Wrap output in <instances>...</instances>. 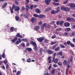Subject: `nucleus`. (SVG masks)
<instances>
[{"instance_id": "obj_22", "label": "nucleus", "mask_w": 75, "mask_h": 75, "mask_svg": "<svg viewBox=\"0 0 75 75\" xmlns=\"http://www.w3.org/2000/svg\"><path fill=\"white\" fill-rule=\"evenodd\" d=\"M69 10H70L69 8L68 7H67L66 8H65V10L64 11H69Z\"/></svg>"}, {"instance_id": "obj_56", "label": "nucleus", "mask_w": 75, "mask_h": 75, "mask_svg": "<svg viewBox=\"0 0 75 75\" xmlns=\"http://www.w3.org/2000/svg\"><path fill=\"white\" fill-rule=\"evenodd\" d=\"M54 2H59V0H53Z\"/></svg>"}, {"instance_id": "obj_61", "label": "nucleus", "mask_w": 75, "mask_h": 75, "mask_svg": "<svg viewBox=\"0 0 75 75\" xmlns=\"http://www.w3.org/2000/svg\"><path fill=\"white\" fill-rule=\"evenodd\" d=\"M6 68L8 69V65L6 64Z\"/></svg>"}, {"instance_id": "obj_37", "label": "nucleus", "mask_w": 75, "mask_h": 75, "mask_svg": "<svg viewBox=\"0 0 75 75\" xmlns=\"http://www.w3.org/2000/svg\"><path fill=\"white\" fill-rule=\"evenodd\" d=\"M57 36H56V35H54L52 36L51 38L52 39H54V38H56Z\"/></svg>"}, {"instance_id": "obj_33", "label": "nucleus", "mask_w": 75, "mask_h": 75, "mask_svg": "<svg viewBox=\"0 0 75 75\" xmlns=\"http://www.w3.org/2000/svg\"><path fill=\"white\" fill-rule=\"evenodd\" d=\"M27 50L28 51H32V49L31 48H28L27 49Z\"/></svg>"}, {"instance_id": "obj_63", "label": "nucleus", "mask_w": 75, "mask_h": 75, "mask_svg": "<svg viewBox=\"0 0 75 75\" xmlns=\"http://www.w3.org/2000/svg\"><path fill=\"white\" fill-rule=\"evenodd\" d=\"M70 62H72V57H71L70 59Z\"/></svg>"}, {"instance_id": "obj_38", "label": "nucleus", "mask_w": 75, "mask_h": 75, "mask_svg": "<svg viewBox=\"0 0 75 75\" xmlns=\"http://www.w3.org/2000/svg\"><path fill=\"white\" fill-rule=\"evenodd\" d=\"M33 16L34 17H38L39 16L38 15L36 14H33Z\"/></svg>"}, {"instance_id": "obj_26", "label": "nucleus", "mask_w": 75, "mask_h": 75, "mask_svg": "<svg viewBox=\"0 0 75 75\" xmlns=\"http://www.w3.org/2000/svg\"><path fill=\"white\" fill-rule=\"evenodd\" d=\"M60 49V47H58L55 48L54 50V51H58Z\"/></svg>"}, {"instance_id": "obj_2", "label": "nucleus", "mask_w": 75, "mask_h": 75, "mask_svg": "<svg viewBox=\"0 0 75 75\" xmlns=\"http://www.w3.org/2000/svg\"><path fill=\"white\" fill-rule=\"evenodd\" d=\"M70 7L71 8V9L74 10L75 9V4L74 3H71L70 4Z\"/></svg>"}, {"instance_id": "obj_48", "label": "nucleus", "mask_w": 75, "mask_h": 75, "mask_svg": "<svg viewBox=\"0 0 75 75\" xmlns=\"http://www.w3.org/2000/svg\"><path fill=\"white\" fill-rule=\"evenodd\" d=\"M42 48H41L40 49V54H42Z\"/></svg>"}, {"instance_id": "obj_55", "label": "nucleus", "mask_w": 75, "mask_h": 75, "mask_svg": "<svg viewBox=\"0 0 75 75\" xmlns=\"http://www.w3.org/2000/svg\"><path fill=\"white\" fill-rule=\"evenodd\" d=\"M38 24L39 25H41L42 24V22L40 21L38 23Z\"/></svg>"}, {"instance_id": "obj_46", "label": "nucleus", "mask_w": 75, "mask_h": 75, "mask_svg": "<svg viewBox=\"0 0 75 75\" xmlns=\"http://www.w3.org/2000/svg\"><path fill=\"white\" fill-rule=\"evenodd\" d=\"M15 44L16 45H18V44H19V41H18V40H17L16 41Z\"/></svg>"}, {"instance_id": "obj_47", "label": "nucleus", "mask_w": 75, "mask_h": 75, "mask_svg": "<svg viewBox=\"0 0 75 75\" xmlns=\"http://www.w3.org/2000/svg\"><path fill=\"white\" fill-rule=\"evenodd\" d=\"M67 45H69L71 44V41H68L67 42Z\"/></svg>"}, {"instance_id": "obj_58", "label": "nucleus", "mask_w": 75, "mask_h": 75, "mask_svg": "<svg viewBox=\"0 0 75 75\" xmlns=\"http://www.w3.org/2000/svg\"><path fill=\"white\" fill-rule=\"evenodd\" d=\"M68 68L67 69H66V75H67L68 74Z\"/></svg>"}, {"instance_id": "obj_7", "label": "nucleus", "mask_w": 75, "mask_h": 75, "mask_svg": "<svg viewBox=\"0 0 75 75\" xmlns=\"http://www.w3.org/2000/svg\"><path fill=\"white\" fill-rule=\"evenodd\" d=\"M36 19L34 17H33L31 19V21H32V22L34 23L36 21Z\"/></svg>"}, {"instance_id": "obj_49", "label": "nucleus", "mask_w": 75, "mask_h": 75, "mask_svg": "<svg viewBox=\"0 0 75 75\" xmlns=\"http://www.w3.org/2000/svg\"><path fill=\"white\" fill-rule=\"evenodd\" d=\"M71 20L73 21H74V22L75 21V20L73 18H71Z\"/></svg>"}, {"instance_id": "obj_60", "label": "nucleus", "mask_w": 75, "mask_h": 75, "mask_svg": "<svg viewBox=\"0 0 75 75\" xmlns=\"http://www.w3.org/2000/svg\"><path fill=\"white\" fill-rule=\"evenodd\" d=\"M54 67L55 68L56 67H57V65L56 64H54L53 65Z\"/></svg>"}, {"instance_id": "obj_31", "label": "nucleus", "mask_w": 75, "mask_h": 75, "mask_svg": "<svg viewBox=\"0 0 75 75\" xmlns=\"http://www.w3.org/2000/svg\"><path fill=\"white\" fill-rule=\"evenodd\" d=\"M55 12L54 10H52L51 12V14H55Z\"/></svg>"}, {"instance_id": "obj_1", "label": "nucleus", "mask_w": 75, "mask_h": 75, "mask_svg": "<svg viewBox=\"0 0 75 75\" xmlns=\"http://www.w3.org/2000/svg\"><path fill=\"white\" fill-rule=\"evenodd\" d=\"M13 8H14V10H16V11H18V10H20L19 7H18L17 6H16L15 5H13L12 6V8H10V11L12 14L13 13Z\"/></svg>"}, {"instance_id": "obj_24", "label": "nucleus", "mask_w": 75, "mask_h": 75, "mask_svg": "<svg viewBox=\"0 0 75 75\" xmlns=\"http://www.w3.org/2000/svg\"><path fill=\"white\" fill-rule=\"evenodd\" d=\"M63 24H64V21H62L60 22L59 25L61 26H62L63 25Z\"/></svg>"}, {"instance_id": "obj_40", "label": "nucleus", "mask_w": 75, "mask_h": 75, "mask_svg": "<svg viewBox=\"0 0 75 75\" xmlns=\"http://www.w3.org/2000/svg\"><path fill=\"white\" fill-rule=\"evenodd\" d=\"M48 41H49V40H48L47 39H46L45 40V43H48Z\"/></svg>"}, {"instance_id": "obj_10", "label": "nucleus", "mask_w": 75, "mask_h": 75, "mask_svg": "<svg viewBox=\"0 0 75 75\" xmlns=\"http://www.w3.org/2000/svg\"><path fill=\"white\" fill-rule=\"evenodd\" d=\"M34 28L35 30L36 31H37L38 30V29L40 28V26H36L34 27Z\"/></svg>"}, {"instance_id": "obj_57", "label": "nucleus", "mask_w": 75, "mask_h": 75, "mask_svg": "<svg viewBox=\"0 0 75 75\" xmlns=\"http://www.w3.org/2000/svg\"><path fill=\"white\" fill-rule=\"evenodd\" d=\"M25 0L27 1V2H28V3L27 2L25 3V4H26V5H27V4H28V3H29L30 1H29V0Z\"/></svg>"}, {"instance_id": "obj_14", "label": "nucleus", "mask_w": 75, "mask_h": 75, "mask_svg": "<svg viewBox=\"0 0 75 75\" xmlns=\"http://www.w3.org/2000/svg\"><path fill=\"white\" fill-rule=\"evenodd\" d=\"M23 16L25 18H27L28 17V15L27 14H25Z\"/></svg>"}, {"instance_id": "obj_12", "label": "nucleus", "mask_w": 75, "mask_h": 75, "mask_svg": "<svg viewBox=\"0 0 75 75\" xmlns=\"http://www.w3.org/2000/svg\"><path fill=\"white\" fill-rule=\"evenodd\" d=\"M17 37L19 38H22L23 37L21 35H20V33H17Z\"/></svg>"}, {"instance_id": "obj_52", "label": "nucleus", "mask_w": 75, "mask_h": 75, "mask_svg": "<svg viewBox=\"0 0 75 75\" xmlns=\"http://www.w3.org/2000/svg\"><path fill=\"white\" fill-rule=\"evenodd\" d=\"M70 45L72 47H75V45L72 43L70 44Z\"/></svg>"}, {"instance_id": "obj_17", "label": "nucleus", "mask_w": 75, "mask_h": 75, "mask_svg": "<svg viewBox=\"0 0 75 75\" xmlns=\"http://www.w3.org/2000/svg\"><path fill=\"white\" fill-rule=\"evenodd\" d=\"M48 54H53V51H52L50 50H49L48 51Z\"/></svg>"}, {"instance_id": "obj_18", "label": "nucleus", "mask_w": 75, "mask_h": 75, "mask_svg": "<svg viewBox=\"0 0 75 75\" xmlns=\"http://www.w3.org/2000/svg\"><path fill=\"white\" fill-rule=\"evenodd\" d=\"M46 25H47L46 23H44L41 26V28H44V27H45L46 26Z\"/></svg>"}, {"instance_id": "obj_27", "label": "nucleus", "mask_w": 75, "mask_h": 75, "mask_svg": "<svg viewBox=\"0 0 75 75\" xmlns=\"http://www.w3.org/2000/svg\"><path fill=\"white\" fill-rule=\"evenodd\" d=\"M71 30V29L70 28H65V31H69Z\"/></svg>"}, {"instance_id": "obj_21", "label": "nucleus", "mask_w": 75, "mask_h": 75, "mask_svg": "<svg viewBox=\"0 0 75 75\" xmlns=\"http://www.w3.org/2000/svg\"><path fill=\"white\" fill-rule=\"evenodd\" d=\"M7 2H6L3 5V6H2V8H5V7H6V6H7Z\"/></svg>"}, {"instance_id": "obj_59", "label": "nucleus", "mask_w": 75, "mask_h": 75, "mask_svg": "<svg viewBox=\"0 0 75 75\" xmlns=\"http://www.w3.org/2000/svg\"><path fill=\"white\" fill-rule=\"evenodd\" d=\"M55 23V21H52V22L50 23V24H54Z\"/></svg>"}, {"instance_id": "obj_36", "label": "nucleus", "mask_w": 75, "mask_h": 75, "mask_svg": "<svg viewBox=\"0 0 75 75\" xmlns=\"http://www.w3.org/2000/svg\"><path fill=\"white\" fill-rule=\"evenodd\" d=\"M57 45H58V44H56L55 45H54L52 47L53 49H55V48H56V47H57Z\"/></svg>"}, {"instance_id": "obj_45", "label": "nucleus", "mask_w": 75, "mask_h": 75, "mask_svg": "<svg viewBox=\"0 0 75 75\" xmlns=\"http://www.w3.org/2000/svg\"><path fill=\"white\" fill-rule=\"evenodd\" d=\"M30 10H32L33 8V5H31L30 6Z\"/></svg>"}, {"instance_id": "obj_64", "label": "nucleus", "mask_w": 75, "mask_h": 75, "mask_svg": "<svg viewBox=\"0 0 75 75\" xmlns=\"http://www.w3.org/2000/svg\"><path fill=\"white\" fill-rule=\"evenodd\" d=\"M44 75H49V74L48 72H47L46 73H45L44 74Z\"/></svg>"}, {"instance_id": "obj_34", "label": "nucleus", "mask_w": 75, "mask_h": 75, "mask_svg": "<svg viewBox=\"0 0 75 75\" xmlns=\"http://www.w3.org/2000/svg\"><path fill=\"white\" fill-rule=\"evenodd\" d=\"M60 47L61 48H65L64 46L61 44L60 45Z\"/></svg>"}, {"instance_id": "obj_16", "label": "nucleus", "mask_w": 75, "mask_h": 75, "mask_svg": "<svg viewBox=\"0 0 75 75\" xmlns=\"http://www.w3.org/2000/svg\"><path fill=\"white\" fill-rule=\"evenodd\" d=\"M25 7L26 11H28V10H29V8H30V7H29L28 5H27L25 6Z\"/></svg>"}, {"instance_id": "obj_44", "label": "nucleus", "mask_w": 75, "mask_h": 75, "mask_svg": "<svg viewBox=\"0 0 75 75\" xmlns=\"http://www.w3.org/2000/svg\"><path fill=\"white\" fill-rule=\"evenodd\" d=\"M13 29H14V28L13 27H11V28H10V30L11 32L13 31Z\"/></svg>"}, {"instance_id": "obj_23", "label": "nucleus", "mask_w": 75, "mask_h": 75, "mask_svg": "<svg viewBox=\"0 0 75 75\" xmlns=\"http://www.w3.org/2000/svg\"><path fill=\"white\" fill-rule=\"evenodd\" d=\"M26 61L27 62H31V59L29 58L27 59Z\"/></svg>"}, {"instance_id": "obj_15", "label": "nucleus", "mask_w": 75, "mask_h": 75, "mask_svg": "<svg viewBox=\"0 0 75 75\" xmlns=\"http://www.w3.org/2000/svg\"><path fill=\"white\" fill-rule=\"evenodd\" d=\"M60 9L59 7H58L56 9V12L57 13H58Z\"/></svg>"}, {"instance_id": "obj_3", "label": "nucleus", "mask_w": 75, "mask_h": 75, "mask_svg": "<svg viewBox=\"0 0 75 75\" xmlns=\"http://www.w3.org/2000/svg\"><path fill=\"white\" fill-rule=\"evenodd\" d=\"M37 40L38 41L40 42H42V40H44V38L43 37H41L39 38H38Z\"/></svg>"}, {"instance_id": "obj_9", "label": "nucleus", "mask_w": 75, "mask_h": 75, "mask_svg": "<svg viewBox=\"0 0 75 75\" xmlns=\"http://www.w3.org/2000/svg\"><path fill=\"white\" fill-rule=\"evenodd\" d=\"M69 25H70L69 23L68 22L65 23L64 24V26L65 27H69Z\"/></svg>"}, {"instance_id": "obj_53", "label": "nucleus", "mask_w": 75, "mask_h": 75, "mask_svg": "<svg viewBox=\"0 0 75 75\" xmlns=\"http://www.w3.org/2000/svg\"><path fill=\"white\" fill-rule=\"evenodd\" d=\"M68 0H67L66 1H64L63 2V4H67V2H68Z\"/></svg>"}, {"instance_id": "obj_29", "label": "nucleus", "mask_w": 75, "mask_h": 75, "mask_svg": "<svg viewBox=\"0 0 75 75\" xmlns=\"http://www.w3.org/2000/svg\"><path fill=\"white\" fill-rule=\"evenodd\" d=\"M55 70L54 69L51 71V73L52 74V75H54V73H55Z\"/></svg>"}, {"instance_id": "obj_41", "label": "nucleus", "mask_w": 75, "mask_h": 75, "mask_svg": "<svg viewBox=\"0 0 75 75\" xmlns=\"http://www.w3.org/2000/svg\"><path fill=\"white\" fill-rule=\"evenodd\" d=\"M58 65H59L60 66H61L62 65V63L61 62H58Z\"/></svg>"}, {"instance_id": "obj_8", "label": "nucleus", "mask_w": 75, "mask_h": 75, "mask_svg": "<svg viewBox=\"0 0 75 75\" xmlns=\"http://www.w3.org/2000/svg\"><path fill=\"white\" fill-rule=\"evenodd\" d=\"M45 16L44 15L40 14L39 15L38 18H42L44 17Z\"/></svg>"}, {"instance_id": "obj_25", "label": "nucleus", "mask_w": 75, "mask_h": 75, "mask_svg": "<svg viewBox=\"0 0 75 75\" xmlns=\"http://www.w3.org/2000/svg\"><path fill=\"white\" fill-rule=\"evenodd\" d=\"M17 40V38H15L13 40H12V42H15L16 41V40Z\"/></svg>"}, {"instance_id": "obj_62", "label": "nucleus", "mask_w": 75, "mask_h": 75, "mask_svg": "<svg viewBox=\"0 0 75 75\" xmlns=\"http://www.w3.org/2000/svg\"><path fill=\"white\" fill-rule=\"evenodd\" d=\"M71 35H73V36H74V35H75V32H73L72 33Z\"/></svg>"}, {"instance_id": "obj_39", "label": "nucleus", "mask_w": 75, "mask_h": 75, "mask_svg": "<svg viewBox=\"0 0 75 75\" xmlns=\"http://www.w3.org/2000/svg\"><path fill=\"white\" fill-rule=\"evenodd\" d=\"M37 46H35V47L34 48V50H35V51H37Z\"/></svg>"}, {"instance_id": "obj_50", "label": "nucleus", "mask_w": 75, "mask_h": 75, "mask_svg": "<svg viewBox=\"0 0 75 75\" xmlns=\"http://www.w3.org/2000/svg\"><path fill=\"white\" fill-rule=\"evenodd\" d=\"M21 45L23 46V47H25V44H24V43H22L21 44Z\"/></svg>"}, {"instance_id": "obj_28", "label": "nucleus", "mask_w": 75, "mask_h": 75, "mask_svg": "<svg viewBox=\"0 0 75 75\" xmlns=\"http://www.w3.org/2000/svg\"><path fill=\"white\" fill-rule=\"evenodd\" d=\"M16 20V21H19V17L18 16H15Z\"/></svg>"}, {"instance_id": "obj_5", "label": "nucleus", "mask_w": 75, "mask_h": 75, "mask_svg": "<svg viewBox=\"0 0 75 75\" xmlns=\"http://www.w3.org/2000/svg\"><path fill=\"white\" fill-rule=\"evenodd\" d=\"M52 0H45V2L47 5H48L50 3V1Z\"/></svg>"}, {"instance_id": "obj_43", "label": "nucleus", "mask_w": 75, "mask_h": 75, "mask_svg": "<svg viewBox=\"0 0 75 75\" xmlns=\"http://www.w3.org/2000/svg\"><path fill=\"white\" fill-rule=\"evenodd\" d=\"M21 72L20 71H18L16 73V75H19L20 74Z\"/></svg>"}, {"instance_id": "obj_32", "label": "nucleus", "mask_w": 75, "mask_h": 75, "mask_svg": "<svg viewBox=\"0 0 75 75\" xmlns=\"http://www.w3.org/2000/svg\"><path fill=\"white\" fill-rule=\"evenodd\" d=\"M63 64H64V65H67V60H65L63 62Z\"/></svg>"}, {"instance_id": "obj_11", "label": "nucleus", "mask_w": 75, "mask_h": 75, "mask_svg": "<svg viewBox=\"0 0 75 75\" xmlns=\"http://www.w3.org/2000/svg\"><path fill=\"white\" fill-rule=\"evenodd\" d=\"M35 12L36 13H41V11H40V10L38 8L36 9Z\"/></svg>"}, {"instance_id": "obj_35", "label": "nucleus", "mask_w": 75, "mask_h": 75, "mask_svg": "<svg viewBox=\"0 0 75 75\" xmlns=\"http://www.w3.org/2000/svg\"><path fill=\"white\" fill-rule=\"evenodd\" d=\"M7 62H8V61L7 59H6L5 60H4V64H7Z\"/></svg>"}, {"instance_id": "obj_30", "label": "nucleus", "mask_w": 75, "mask_h": 75, "mask_svg": "<svg viewBox=\"0 0 75 75\" xmlns=\"http://www.w3.org/2000/svg\"><path fill=\"white\" fill-rule=\"evenodd\" d=\"M62 30V29H61V28H59L57 29L56 30V31H61Z\"/></svg>"}, {"instance_id": "obj_54", "label": "nucleus", "mask_w": 75, "mask_h": 75, "mask_svg": "<svg viewBox=\"0 0 75 75\" xmlns=\"http://www.w3.org/2000/svg\"><path fill=\"white\" fill-rule=\"evenodd\" d=\"M5 56V54L4 53V52L3 54H2V57H3V58H4Z\"/></svg>"}, {"instance_id": "obj_51", "label": "nucleus", "mask_w": 75, "mask_h": 75, "mask_svg": "<svg viewBox=\"0 0 75 75\" xmlns=\"http://www.w3.org/2000/svg\"><path fill=\"white\" fill-rule=\"evenodd\" d=\"M67 20L68 21H71V18H69V17H67Z\"/></svg>"}, {"instance_id": "obj_20", "label": "nucleus", "mask_w": 75, "mask_h": 75, "mask_svg": "<svg viewBox=\"0 0 75 75\" xmlns=\"http://www.w3.org/2000/svg\"><path fill=\"white\" fill-rule=\"evenodd\" d=\"M61 10L62 11H65V7L64 6H62L61 7Z\"/></svg>"}, {"instance_id": "obj_13", "label": "nucleus", "mask_w": 75, "mask_h": 75, "mask_svg": "<svg viewBox=\"0 0 75 75\" xmlns=\"http://www.w3.org/2000/svg\"><path fill=\"white\" fill-rule=\"evenodd\" d=\"M58 42V41H55L54 42H52L50 43L51 45H53L54 44H56V43H57Z\"/></svg>"}, {"instance_id": "obj_42", "label": "nucleus", "mask_w": 75, "mask_h": 75, "mask_svg": "<svg viewBox=\"0 0 75 75\" xmlns=\"http://www.w3.org/2000/svg\"><path fill=\"white\" fill-rule=\"evenodd\" d=\"M32 44L35 47L37 46V45L36 44V43H35V42H32Z\"/></svg>"}, {"instance_id": "obj_4", "label": "nucleus", "mask_w": 75, "mask_h": 75, "mask_svg": "<svg viewBox=\"0 0 75 75\" xmlns=\"http://www.w3.org/2000/svg\"><path fill=\"white\" fill-rule=\"evenodd\" d=\"M58 61V59H53V60L52 61V62H53L54 63V64H57Z\"/></svg>"}, {"instance_id": "obj_19", "label": "nucleus", "mask_w": 75, "mask_h": 75, "mask_svg": "<svg viewBox=\"0 0 75 75\" xmlns=\"http://www.w3.org/2000/svg\"><path fill=\"white\" fill-rule=\"evenodd\" d=\"M62 52L61 51H60L57 54V55H61V56H62Z\"/></svg>"}, {"instance_id": "obj_6", "label": "nucleus", "mask_w": 75, "mask_h": 75, "mask_svg": "<svg viewBox=\"0 0 75 75\" xmlns=\"http://www.w3.org/2000/svg\"><path fill=\"white\" fill-rule=\"evenodd\" d=\"M52 10V8H47L45 10V11L46 12H48V11H51V10Z\"/></svg>"}]
</instances>
